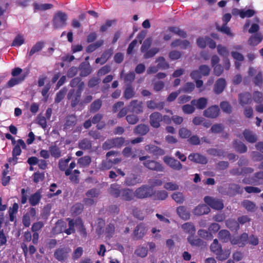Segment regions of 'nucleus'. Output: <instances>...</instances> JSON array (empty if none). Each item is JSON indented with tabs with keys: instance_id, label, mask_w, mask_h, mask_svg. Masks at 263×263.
<instances>
[{
	"instance_id": "obj_54",
	"label": "nucleus",
	"mask_w": 263,
	"mask_h": 263,
	"mask_svg": "<svg viewBox=\"0 0 263 263\" xmlns=\"http://www.w3.org/2000/svg\"><path fill=\"white\" fill-rule=\"evenodd\" d=\"M168 30L178 35V36L181 37L185 38L187 36V34L186 32H185L183 30L180 29L179 28L177 27H170L168 28Z\"/></svg>"
},
{
	"instance_id": "obj_53",
	"label": "nucleus",
	"mask_w": 263,
	"mask_h": 263,
	"mask_svg": "<svg viewBox=\"0 0 263 263\" xmlns=\"http://www.w3.org/2000/svg\"><path fill=\"white\" fill-rule=\"evenodd\" d=\"M156 62H158L157 66L159 69H166L169 68L170 65L168 63L165 61V58L163 57L158 58Z\"/></svg>"
},
{
	"instance_id": "obj_36",
	"label": "nucleus",
	"mask_w": 263,
	"mask_h": 263,
	"mask_svg": "<svg viewBox=\"0 0 263 263\" xmlns=\"http://www.w3.org/2000/svg\"><path fill=\"white\" fill-rule=\"evenodd\" d=\"M18 210V205L16 203H13L12 208H10L8 210L9 215V220L11 222H16V214L17 213Z\"/></svg>"
},
{
	"instance_id": "obj_9",
	"label": "nucleus",
	"mask_w": 263,
	"mask_h": 263,
	"mask_svg": "<svg viewBox=\"0 0 263 263\" xmlns=\"http://www.w3.org/2000/svg\"><path fill=\"white\" fill-rule=\"evenodd\" d=\"M220 114V109L218 105H212L203 111V115L208 118L215 119Z\"/></svg>"
},
{
	"instance_id": "obj_34",
	"label": "nucleus",
	"mask_w": 263,
	"mask_h": 263,
	"mask_svg": "<svg viewBox=\"0 0 263 263\" xmlns=\"http://www.w3.org/2000/svg\"><path fill=\"white\" fill-rule=\"evenodd\" d=\"M263 37L260 33H256L251 36L248 40V44L251 46H256L262 40Z\"/></svg>"
},
{
	"instance_id": "obj_55",
	"label": "nucleus",
	"mask_w": 263,
	"mask_h": 263,
	"mask_svg": "<svg viewBox=\"0 0 263 263\" xmlns=\"http://www.w3.org/2000/svg\"><path fill=\"white\" fill-rule=\"evenodd\" d=\"M198 235L200 237L207 240H211L213 237V234L209 231L203 229L198 231Z\"/></svg>"
},
{
	"instance_id": "obj_31",
	"label": "nucleus",
	"mask_w": 263,
	"mask_h": 263,
	"mask_svg": "<svg viewBox=\"0 0 263 263\" xmlns=\"http://www.w3.org/2000/svg\"><path fill=\"white\" fill-rule=\"evenodd\" d=\"M179 216L184 220H187L190 217V213L184 206H179L176 209Z\"/></svg>"
},
{
	"instance_id": "obj_41",
	"label": "nucleus",
	"mask_w": 263,
	"mask_h": 263,
	"mask_svg": "<svg viewBox=\"0 0 263 263\" xmlns=\"http://www.w3.org/2000/svg\"><path fill=\"white\" fill-rule=\"evenodd\" d=\"M146 105L148 108L151 109H158L159 110L162 109L165 105L164 102H160L156 103L154 100L147 101L146 102Z\"/></svg>"
},
{
	"instance_id": "obj_1",
	"label": "nucleus",
	"mask_w": 263,
	"mask_h": 263,
	"mask_svg": "<svg viewBox=\"0 0 263 263\" xmlns=\"http://www.w3.org/2000/svg\"><path fill=\"white\" fill-rule=\"evenodd\" d=\"M211 251L217 255V258L221 261L226 260L230 256L231 251L229 249L222 250L221 245L217 239H215L210 246Z\"/></svg>"
},
{
	"instance_id": "obj_19",
	"label": "nucleus",
	"mask_w": 263,
	"mask_h": 263,
	"mask_svg": "<svg viewBox=\"0 0 263 263\" xmlns=\"http://www.w3.org/2000/svg\"><path fill=\"white\" fill-rule=\"evenodd\" d=\"M114 50L113 49L110 48L105 50L102 54L100 58H97L96 59L95 62L97 64L100 63L101 65L105 64L107 60L111 57L113 54Z\"/></svg>"
},
{
	"instance_id": "obj_60",
	"label": "nucleus",
	"mask_w": 263,
	"mask_h": 263,
	"mask_svg": "<svg viewBox=\"0 0 263 263\" xmlns=\"http://www.w3.org/2000/svg\"><path fill=\"white\" fill-rule=\"evenodd\" d=\"M135 79V74L134 72L132 71L128 73L125 74L124 77V81L125 83H126V85H132V83L134 81Z\"/></svg>"
},
{
	"instance_id": "obj_24",
	"label": "nucleus",
	"mask_w": 263,
	"mask_h": 263,
	"mask_svg": "<svg viewBox=\"0 0 263 263\" xmlns=\"http://www.w3.org/2000/svg\"><path fill=\"white\" fill-rule=\"evenodd\" d=\"M238 100L239 104L242 106L250 104L252 102L251 94L249 92L240 93L238 96Z\"/></svg>"
},
{
	"instance_id": "obj_64",
	"label": "nucleus",
	"mask_w": 263,
	"mask_h": 263,
	"mask_svg": "<svg viewBox=\"0 0 263 263\" xmlns=\"http://www.w3.org/2000/svg\"><path fill=\"white\" fill-rule=\"evenodd\" d=\"M220 106L222 110L227 113L230 114L232 111V107L230 103L227 101H222L220 103Z\"/></svg>"
},
{
	"instance_id": "obj_32",
	"label": "nucleus",
	"mask_w": 263,
	"mask_h": 263,
	"mask_svg": "<svg viewBox=\"0 0 263 263\" xmlns=\"http://www.w3.org/2000/svg\"><path fill=\"white\" fill-rule=\"evenodd\" d=\"M45 43L43 41L37 42L31 48L28 53L29 57H32L34 54L40 51L44 48Z\"/></svg>"
},
{
	"instance_id": "obj_29",
	"label": "nucleus",
	"mask_w": 263,
	"mask_h": 263,
	"mask_svg": "<svg viewBox=\"0 0 263 263\" xmlns=\"http://www.w3.org/2000/svg\"><path fill=\"white\" fill-rule=\"evenodd\" d=\"M149 130L148 125L144 124H140L135 127L134 132L136 135L141 136L145 135Z\"/></svg>"
},
{
	"instance_id": "obj_62",
	"label": "nucleus",
	"mask_w": 263,
	"mask_h": 263,
	"mask_svg": "<svg viewBox=\"0 0 263 263\" xmlns=\"http://www.w3.org/2000/svg\"><path fill=\"white\" fill-rule=\"evenodd\" d=\"M217 52L219 55L224 58H228L229 55V51L227 47L221 45H218L217 47Z\"/></svg>"
},
{
	"instance_id": "obj_51",
	"label": "nucleus",
	"mask_w": 263,
	"mask_h": 263,
	"mask_svg": "<svg viewBox=\"0 0 263 263\" xmlns=\"http://www.w3.org/2000/svg\"><path fill=\"white\" fill-rule=\"evenodd\" d=\"M227 227L231 231H237L239 229V224L234 219H228L226 222Z\"/></svg>"
},
{
	"instance_id": "obj_43",
	"label": "nucleus",
	"mask_w": 263,
	"mask_h": 263,
	"mask_svg": "<svg viewBox=\"0 0 263 263\" xmlns=\"http://www.w3.org/2000/svg\"><path fill=\"white\" fill-rule=\"evenodd\" d=\"M243 135L246 141L249 143H254L257 141L256 136L248 129H245L243 132Z\"/></svg>"
},
{
	"instance_id": "obj_48",
	"label": "nucleus",
	"mask_w": 263,
	"mask_h": 263,
	"mask_svg": "<svg viewBox=\"0 0 263 263\" xmlns=\"http://www.w3.org/2000/svg\"><path fill=\"white\" fill-rule=\"evenodd\" d=\"M91 162V158L89 156H85L78 159V164L81 167L88 166Z\"/></svg>"
},
{
	"instance_id": "obj_56",
	"label": "nucleus",
	"mask_w": 263,
	"mask_h": 263,
	"mask_svg": "<svg viewBox=\"0 0 263 263\" xmlns=\"http://www.w3.org/2000/svg\"><path fill=\"white\" fill-rule=\"evenodd\" d=\"M159 49L157 48H153L152 49L146 50L144 52L143 58L144 59H148L153 58L157 53Z\"/></svg>"
},
{
	"instance_id": "obj_13",
	"label": "nucleus",
	"mask_w": 263,
	"mask_h": 263,
	"mask_svg": "<svg viewBox=\"0 0 263 263\" xmlns=\"http://www.w3.org/2000/svg\"><path fill=\"white\" fill-rule=\"evenodd\" d=\"M144 166L149 170L157 172H163L164 167L160 163L154 160H146L143 162Z\"/></svg>"
},
{
	"instance_id": "obj_57",
	"label": "nucleus",
	"mask_w": 263,
	"mask_h": 263,
	"mask_svg": "<svg viewBox=\"0 0 263 263\" xmlns=\"http://www.w3.org/2000/svg\"><path fill=\"white\" fill-rule=\"evenodd\" d=\"M66 92L67 89L66 87L63 88L59 92H58L54 99V102L56 103H60L64 99Z\"/></svg>"
},
{
	"instance_id": "obj_5",
	"label": "nucleus",
	"mask_w": 263,
	"mask_h": 263,
	"mask_svg": "<svg viewBox=\"0 0 263 263\" xmlns=\"http://www.w3.org/2000/svg\"><path fill=\"white\" fill-rule=\"evenodd\" d=\"M242 182L246 184L259 185L263 184V171L257 172L252 177H246L242 179Z\"/></svg>"
},
{
	"instance_id": "obj_14",
	"label": "nucleus",
	"mask_w": 263,
	"mask_h": 263,
	"mask_svg": "<svg viewBox=\"0 0 263 263\" xmlns=\"http://www.w3.org/2000/svg\"><path fill=\"white\" fill-rule=\"evenodd\" d=\"M162 121V116L158 112H153L149 116V123L154 128H158L160 126V122Z\"/></svg>"
},
{
	"instance_id": "obj_22",
	"label": "nucleus",
	"mask_w": 263,
	"mask_h": 263,
	"mask_svg": "<svg viewBox=\"0 0 263 263\" xmlns=\"http://www.w3.org/2000/svg\"><path fill=\"white\" fill-rule=\"evenodd\" d=\"M191 103L198 109L202 110L204 109L208 104V99L204 97H201L198 99H193Z\"/></svg>"
},
{
	"instance_id": "obj_15",
	"label": "nucleus",
	"mask_w": 263,
	"mask_h": 263,
	"mask_svg": "<svg viewBox=\"0 0 263 263\" xmlns=\"http://www.w3.org/2000/svg\"><path fill=\"white\" fill-rule=\"evenodd\" d=\"M147 230L145 224L140 223L138 224L134 231V236L136 240L142 238L146 233Z\"/></svg>"
},
{
	"instance_id": "obj_21",
	"label": "nucleus",
	"mask_w": 263,
	"mask_h": 263,
	"mask_svg": "<svg viewBox=\"0 0 263 263\" xmlns=\"http://www.w3.org/2000/svg\"><path fill=\"white\" fill-rule=\"evenodd\" d=\"M243 192V188L239 185L233 183L229 185L227 191V195L229 196H234L237 194H242Z\"/></svg>"
},
{
	"instance_id": "obj_46",
	"label": "nucleus",
	"mask_w": 263,
	"mask_h": 263,
	"mask_svg": "<svg viewBox=\"0 0 263 263\" xmlns=\"http://www.w3.org/2000/svg\"><path fill=\"white\" fill-rule=\"evenodd\" d=\"M112 167V160L110 159H106L103 160L99 164L98 169L100 171H104L109 170Z\"/></svg>"
},
{
	"instance_id": "obj_47",
	"label": "nucleus",
	"mask_w": 263,
	"mask_h": 263,
	"mask_svg": "<svg viewBox=\"0 0 263 263\" xmlns=\"http://www.w3.org/2000/svg\"><path fill=\"white\" fill-rule=\"evenodd\" d=\"M135 91L133 88L131 84L127 85L124 92H123V97L124 99L126 100L130 99L132 98L135 95Z\"/></svg>"
},
{
	"instance_id": "obj_30",
	"label": "nucleus",
	"mask_w": 263,
	"mask_h": 263,
	"mask_svg": "<svg viewBox=\"0 0 263 263\" xmlns=\"http://www.w3.org/2000/svg\"><path fill=\"white\" fill-rule=\"evenodd\" d=\"M77 122V117L74 115H69L66 118V121L64 124V128L69 129L74 126Z\"/></svg>"
},
{
	"instance_id": "obj_61",
	"label": "nucleus",
	"mask_w": 263,
	"mask_h": 263,
	"mask_svg": "<svg viewBox=\"0 0 263 263\" xmlns=\"http://www.w3.org/2000/svg\"><path fill=\"white\" fill-rule=\"evenodd\" d=\"M242 206L248 211L253 212L255 209V204L248 200H244L242 202Z\"/></svg>"
},
{
	"instance_id": "obj_7",
	"label": "nucleus",
	"mask_w": 263,
	"mask_h": 263,
	"mask_svg": "<svg viewBox=\"0 0 263 263\" xmlns=\"http://www.w3.org/2000/svg\"><path fill=\"white\" fill-rule=\"evenodd\" d=\"M125 140L123 137H117L107 140L103 145L104 149H110L112 147H120L124 143Z\"/></svg>"
},
{
	"instance_id": "obj_6",
	"label": "nucleus",
	"mask_w": 263,
	"mask_h": 263,
	"mask_svg": "<svg viewBox=\"0 0 263 263\" xmlns=\"http://www.w3.org/2000/svg\"><path fill=\"white\" fill-rule=\"evenodd\" d=\"M204 201L208 206L215 210H221L224 207L223 203L221 199H216L206 196L204 197Z\"/></svg>"
},
{
	"instance_id": "obj_45",
	"label": "nucleus",
	"mask_w": 263,
	"mask_h": 263,
	"mask_svg": "<svg viewBox=\"0 0 263 263\" xmlns=\"http://www.w3.org/2000/svg\"><path fill=\"white\" fill-rule=\"evenodd\" d=\"M187 239L192 246L200 247L204 245V241L201 239L193 235L189 236Z\"/></svg>"
},
{
	"instance_id": "obj_3",
	"label": "nucleus",
	"mask_w": 263,
	"mask_h": 263,
	"mask_svg": "<svg viewBox=\"0 0 263 263\" xmlns=\"http://www.w3.org/2000/svg\"><path fill=\"white\" fill-rule=\"evenodd\" d=\"M67 15L66 13L61 11H58L54 15L52 19V24L56 29L65 27L67 24Z\"/></svg>"
},
{
	"instance_id": "obj_16",
	"label": "nucleus",
	"mask_w": 263,
	"mask_h": 263,
	"mask_svg": "<svg viewBox=\"0 0 263 263\" xmlns=\"http://www.w3.org/2000/svg\"><path fill=\"white\" fill-rule=\"evenodd\" d=\"M226 85L227 83L224 79L219 78L217 80L213 87L214 93L216 95L221 94L224 90Z\"/></svg>"
},
{
	"instance_id": "obj_18",
	"label": "nucleus",
	"mask_w": 263,
	"mask_h": 263,
	"mask_svg": "<svg viewBox=\"0 0 263 263\" xmlns=\"http://www.w3.org/2000/svg\"><path fill=\"white\" fill-rule=\"evenodd\" d=\"M135 192L128 188L122 189L120 198L123 201H130L134 199Z\"/></svg>"
},
{
	"instance_id": "obj_35",
	"label": "nucleus",
	"mask_w": 263,
	"mask_h": 263,
	"mask_svg": "<svg viewBox=\"0 0 263 263\" xmlns=\"http://www.w3.org/2000/svg\"><path fill=\"white\" fill-rule=\"evenodd\" d=\"M42 198V195L40 191H37L32 194L29 198V202L31 205L35 206L38 204Z\"/></svg>"
},
{
	"instance_id": "obj_11",
	"label": "nucleus",
	"mask_w": 263,
	"mask_h": 263,
	"mask_svg": "<svg viewBox=\"0 0 263 263\" xmlns=\"http://www.w3.org/2000/svg\"><path fill=\"white\" fill-rule=\"evenodd\" d=\"M142 181L140 175L132 173L125 178L124 183L127 186H134Z\"/></svg>"
},
{
	"instance_id": "obj_23",
	"label": "nucleus",
	"mask_w": 263,
	"mask_h": 263,
	"mask_svg": "<svg viewBox=\"0 0 263 263\" xmlns=\"http://www.w3.org/2000/svg\"><path fill=\"white\" fill-rule=\"evenodd\" d=\"M80 76L85 77L90 74L92 71V68L90 64L88 62H82L79 66Z\"/></svg>"
},
{
	"instance_id": "obj_4",
	"label": "nucleus",
	"mask_w": 263,
	"mask_h": 263,
	"mask_svg": "<svg viewBox=\"0 0 263 263\" xmlns=\"http://www.w3.org/2000/svg\"><path fill=\"white\" fill-rule=\"evenodd\" d=\"M153 187L148 185H142L135 191V196L138 199H145L152 197Z\"/></svg>"
},
{
	"instance_id": "obj_20",
	"label": "nucleus",
	"mask_w": 263,
	"mask_h": 263,
	"mask_svg": "<svg viewBox=\"0 0 263 263\" xmlns=\"http://www.w3.org/2000/svg\"><path fill=\"white\" fill-rule=\"evenodd\" d=\"M189 159L196 163L205 164L208 162L206 158L198 153H192L188 157Z\"/></svg>"
},
{
	"instance_id": "obj_39",
	"label": "nucleus",
	"mask_w": 263,
	"mask_h": 263,
	"mask_svg": "<svg viewBox=\"0 0 263 263\" xmlns=\"http://www.w3.org/2000/svg\"><path fill=\"white\" fill-rule=\"evenodd\" d=\"M76 226L80 235L83 237H86L87 236V232L81 219L76 220Z\"/></svg>"
},
{
	"instance_id": "obj_49",
	"label": "nucleus",
	"mask_w": 263,
	"mask_h": 263,
	"mask_svg": "<svg viewBox=\"0 0 263 263\" xmlns=\"http://www.w3.org/2000/svg\"><path fill=\"white\" fill-rule=\"evenodd\" d=\"M104 44V41L102 40L97 41L94 43L89 45L86 48L87 53H91L96 50L97 48L102 46Z\"/></svg>"
},
{
	"instance_id": "obj_33",
	"label": "nucleus",
	"mask_w": 263,
	"mask_h": 263,
	"mask_svg": "<svg viewBox=\"0 0 263 263\" xmlns=\"http://www.w3.org/2000/svg\"><path fill=\"white\" fill-rule=\"evenodd\" d=\"M233 145L235 151L239 153H245L247 151V147L245 144L237 140L233 141Z\"/></svg>"
},
{
	"instance_id": "obj_50",
	"label": "nucleus",
	"mask_w": 263,
	"mask_h": 263,
	"mask_svg": "<svg viewBox=\"0 0 263 263\" xmlns=\"http://www.w3.org/2000/svg\"><path fill=\"white\" fill-rule=\"evenodd\" d=\"M79 148L83 150L90 149L92 147L90 140L85 138L81 140L78 144Z\"/></svg>"
},
{
	"instance_id": "obj_10",
	"label": "nucleus",
	"mask_w": 263,
	"mask_h": 263,
	"mask_svg": "<svg viewBox=\"0 0 263 263\" xmlns=\"http://www.w3.org/2000/svg\"><path fill=\"white\" fill-rule=\"evenodd\" d=\"M164 162L170 167L175 171H179L182 168V165L178 160L174 158L165 156L163 158Z\"/></svg>"
},
{
	"instance_id": "obj_38",
	"label": "nucleus",
	"mask_w": 263,
	"mask_h": 263,
	"mask_svg": "<svg viewBox=\"0 0 263 263\" xmlns=\"http://www.w3.org/2000/svg\"><path fill=\"white\" fill-rule=\"evenodd\" d=\"M218 237L220 240L222 242H227L229 240L231 241V234L230 232L227 230H221L219 231L218 234Z\"/></svg>"
},
{
	"instance_id": "obj_12",
	"label": "nucleus",
	"mask_w": 263,
	"mask_h": 263,
	"mask_svg": "<svg viewBox=\"0 0 263 263\" xmlns=\"http://www.w3.org/2000/svg\"><path fill=\"white\" fill-rule=\"evenodd\" d=\"M248 235L246 233H243L239 237L232 238L231 243L232 245H237L239 247H243L248 243Z\"/></svg>"
},
{
	"instance_id": "obj_26",
	"label": "nucleus",
	"mask_w": 263,
	"mask_h": 263,
	"mask_svg": "<svg viewBox=\"0 0 263 263\" xmlns=\"http://www.w3.org/2000/svg\"><path fill=\"white\" fill-rule=\"evenodd\" d=\"M168 197V193L164 190L154 191L153 190L152 198L155 200H164Z\"/></svg>"
},
{
	"instance_id": "obj_52",
	"label": "nucleus",
	"mask_w": 263,
	"mask_h": 263,
	"mask_svg": "<svg viewBox=\"0 0 263 263\" xmlns=\"http://www.w3.org/2000/svg\"><path fill=\"white\" fill-rule=\"evenodd\" d=\"M70 156H68L66 159L61 158L59 160L58 166L60 171H64L66 168L68 163L71 160Z\"/></svg>"
},
{
	"instance_id": "obj_27",
	"label": "nucleus",
	"mask_w": 263,
	"mask_h": 263,
	"mask_svg": "<svg viewBox=\"0 0 263 263\" xmlns=\"http://www.w3.org/2000/svg\"><path fill=\"white\" fill-rule=\"evenodd\" d=\"M17 142V143L13 148L12 156H18L21 155L22 153L21 146L23 148H26V144L22 139H18Z\"/></svg>"
},
{
	"instance_id": "obj_8",
	"label": "nucleus",
	"mask_w": 263,
	"mask_h": 263,
	"mask_svg": "<svg viewBox=\"0 0 263 263\" xmlns=\"http://www.w3.org/2000/svg\"><path fill=\"white\" fill-rule=\"evenodd\" d=\"M70 251V249L67 247L58 248L54 252V257L60 262L64 261L67 259Z\"/></svg>"
},
{
	"instance_id": "obj_44",
	"label": "nucleus",
	"mask_w": 263,
	"mask_h": 263,
	"mask_svg": "<svg viewBox=\"0 0 263 263\" xmlns=\"http://www.w3.org/2000/svg\"><path fill=\"white\" fill-rule=\"evenodd\" d=\"M181 227L184 232L190 234V236L194 235L195 233V227L192 222H185L182 225Z\"/></svg>"
},
{
	"instance_id": "obj_58",
	"label": "nucleus",
	"mask_w": 263,
	"mask_h": 263,
	"mask_svg": "<svg viewBox=\"0 0 263 263\" xmlns=\"http://www.w3.org/2000/svg\"><path fill=\"white\" fill-rule=\"evenodd\" d=\"M148 252L147 247L140 246L135 251V254L139 257H145L146 256Z\"/></svg>"
},
{
	"instance_id": "obj_17",
	"label": "nucleus",
	"mask_w": 263,
	"mask_h": 263,
	"mask_svg": "<svg viewBox=\"0 0 263 263\" xmlns=\"http://www.w3.org/2000/svg\"><path fill=\"white\" fill-rule=\"evenodd\" d=\"M145 150L155 156H163L165 154L164 149L154 145L148 144L145 146Z\"/></svg>"
},
{
	"instance_id": "obj_28",
	"label": "nucleus",
	"mask_w": 263,
	"mask_h": 263,
	"mask_svg": "<svg viewBox=\"0 0 263 263\" xmlns=\"http://www.w3.org/2000/svg\"><path fill=\"white\" fill-rule=\"evenodd\" d=\"M132 111L136 114H139L143 112L142 102H139L137 100H132L130 103Z\"/></svg>"
},
{
	"instance_id": "obj_63",
	"label": "nucleus",
	"mask_w": 263,
	"mask_h": 263,
	"mask_svg": "<svg viewBox=\"0 0 263 263\" xmlns=\"http://www.w3.org/2000/svg\"><path fill=\"white\" fill-rule=\"evenodd\" d=\"M172 198L178 203H182L184 201V197L181 192H175L172 195Z\"/></svg>"
},
{
	"instance_id": "obj_37",
	"label": "nucleus",
	"mask_w": 263,
	"mask_h": 263,
	"mask_svg": "<svg viewBox=\"0 0 263 263\" xmlns=\"http://www.w3.org/2000/svg\"><path fill=\"white\" fill-rule=\"evenodd\" d=\"M49 150L51 156L55 159L59 158L62 156V151L55 144L49 146Z\"/></svg>"
},
{
	"instance_id": "obj_40",
	"label": "nucleus",
	"mask_w": 263,
	"mask_h": 263,
	"mask_svg": "<svg viewBox=\"0 0 263 263\" xmlns=\"http://www.w3.org/2000/svg\"><path fill=\"white\" fill-rule=\"evenodd\" d=\"M122 189H120L119 185L117 184H112L109 188V194L115 198L120 197Z\"/></svg>"
},
{
	"instance_id": "obj_59",
	"label": "nucleus",
	"mask_w": 263,
	"mask_h": 263,
	"mask_svg": "<svg viewBox=\"0 0 263 263\" xmlns=\"http://www.w3.org/2000/svg\"><path fill=\"white\" fill-rule=\"evenodd\" d=\"M101 106V100L100 99H97L91 104L90 107V111L91 112H96L100 109Z\"/></svg>"
},
{
	"instance_id": "obj_2",
	"label": "nucleus",
	"mask_w": 263,
	"mask_h": 263,
	"mask_svg": "<svg viewBox=\"0 0 263 263\" xmlns=\"http://www.w3.org/2000/svg\"><path fill=\"white\" fill-rule=\"evenodd\" d=\"M79 89H71L67 94V99L70 101V105L72 108H74L77 106L81 107V95L83 91Z\"/></svg>"
},
{
	"instance_id": "obj_42",
	"label": "nucleus",
	"mask_w": 263,
	"mask_h": 263,
	"mask_svg": "<svg viewBox=\"0 0 263 263\" xmlns=\"http://www.w3.org/2000/svg\"><path fill=\"white\" fill-rule=\"evenodd\" d=\"M70 86L73 88L77 87V89H79L81 88V90L83 91L84 87V83L82 81L81 78L76 77L71 80Z\"/></svg>"
},
{
	"instance_id": "obj_25",
	"label": "nucleus",
	"mask_w": 263,
	"mask_h": 263,
	"mask_svg": "<svg viewBox=\"0 0 263 263\" xmlns=\"http://www.w3.org/2000/svg\"><path fill=\"white\" fill-rule=\"evenodd\" d=\"M210 212L209 206L205 204H199L196 206L193 211V213L195 215L201 216L204 214H207Z\"/></svg>"
}]
</instances>
